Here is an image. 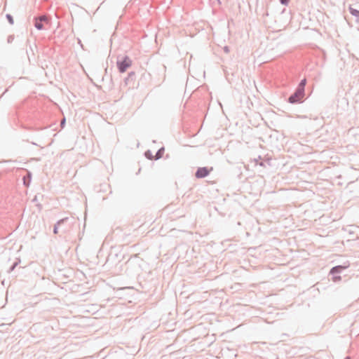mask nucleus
Returning <instances> with one entry per match:
<instances>
[{"instance_id": "nucleus-22", "label": "nucleus", "mask_w": 359, "mask_h": 359, "mask_svg": "<svg viewBox=\"0 0 359 359\" xmlns=\"http://www.w3.org/2000/svg\"><path fill=\"white\" fill-rule=\"evenodd\" d=\"M61 126H63L65 124V118H63L60 123Z\"/></svg>"}, {"instance_id": "nucleus-23", "label": "nucleus", "mask_w": 359, "mask_h": 359, "mask_svg": "<svg viewBox=\"0 0 359 359\" xmlns=\"http://www.w3.org/2000/svg\"><path fill=\"white\" fill-rule=\"evenodd\" d=\"M344 359H351V357L346 356Z\"/></svg>"}, {"instance_id": "nucleus-1", "label": "nucleus", "mask_w": 359, "mask_h": 359, "mask_svg": "<svg viewBox=\"0 0 359 359\" xmlns=\"http://www.w3.org/2000/svg\"><path fill=\"white\" fill-rule=\"evenodd\" d=\"M117 68L121 73H123L131 66L132 60L128 56H124L122 59L118 60L116 62Z\"/></svg>"}, {"instance_id": "nucleus-17", "label": "nucleus", "mask_w": 359, "mask_h": 359, "mask_svg": "<svg viewBox=\"0 0 359 359\" xmlns=\"http://www.w3.org/2000/svg\"><path fill=\"white\" fill-rule=\"evenodd\" d=\"M290 0H279L280 3L284 6H287Z\"/></svg>"}, {"instance_id": "nucleus-8", "label": "nucleus", "mask_w": 359, "mask_h": 359, "mask_svg": "<svg viewBox=\"0 0 359 359\" xmlns=\"http://www.w3.org/2000/svg\"><path fill=\"white\" fill-rule=\"evenodd\" d=\"M306 79H303L299 82L297 89H299L300 90H302V91L305 92V86H306Z\"/></svg>"}, {"instance_id": "nucleus-14", "label": "nucleus", "mask_w": 359, "mask_h": 359, "mask_svg": "<svg viewBox=\"0 0 359 359\" xmlns=\"http://www.w3.org/2000/svg\"><path fill=\"white\" fill-rule=\"evenodd\" d=\"M6 18L11 25H13L14 23L13 18L11 14H6Z\"/></svg>"}, {"instance_id": "nucleus-19", "label": "nucleus", "mask_w": 359, "mask_h": 359, "mask_svg": "<svg viewBox=\"0 0 359 359\" xmlns=\"http://www.w3.org/2000/svg\"><path fill=\"white\" fill-rule=\"evenodd\" d=\"M333 279H334V281H337V280H340L341 277L340 276H334Z\"/></svg>"}, {"instance_id": "nucleus-2", "label": "nucleus", "mask_w": 359, "mask_h": 359, "mask_svg": "<svg viewBox=\"0 0 359 359\" xmlns=\"http://www.w3.org/2000/svg\"><path fill=\"white\" fill-rule=\"evenodd\" d=\"M304 95V91L296 88L295 91L288 97V102L291 104L301 103L303 102Z\"/></svg>"}, {"instance_id": "nucleus-18", "label": "nucleus", "mask_w": 359, "mask_h": 359, "mask_svg": "<svg viewBox=\"0 0 359 359\" xmlns=\"http://www.w3.org/2000/svg\"><path fill=\"white\" fill-rule=\"evenodd\" d=\"M261 159V156H258V158H255V161L256 163V164L257 165L259 163V160Z\"/></svg>"}, {"instance_id": "nucleus-7", "label": "nucleus", "mask_w": 359, "mask_h": 359, "mask_svg": "<svg viewBox=\"0 0 359 359\" xmlns=\"http://www.w3.org/2000/svg\"><path fill=\"white\" fill-rule=\"evenodd\" d=\"M348 10H349L350 13L352 15L357 18L356 21L359 22V11L355 8H352L351 6L349 7Z\"/></svg>"}, {"instance_id": "nucleus-20", "label": "nucleus", "mask_w": 359, "mask_h": 359, "mask_svg": "<svg viewBox=\"0 0 359 359\" xmlns=\"http://www.w3.org/2000/svg\"><path fill=\"white\" fill-rule=\"evenodd\" d=\"M257 165H259L260 166L265 167V164L263 161H260Z\"/></svg>"}, {"instance_id": "nucleus-10", "label": "nucleus", "mask_w": 359, "mask_h": 359, "mask_svg": "<svg viewBox=\"0 0 359 359\" xmlns=\"http://www.w3.org/2000/svg\"><path fill=\"white\" fill-rule=\"evenodd\" d=\"M35 22H34V27L38 29V30H42L43 29V25L41 22H40L39 20H37L36 18H35Z\"/></svg>"}, {"instance_id": "nucleus-16", "label": "nucleus", "mask_w": 359, "mask_h": 359, "mask_svg": "<svg viewBox=\"0 0 359 359\" xmlns=\"http://www.w3.org/2000/svg\"><path fill=\"white\" fill-rule=\"evenodd\" d=\"M14 40V35H9L7 38V42L11 43Z\"/></svg>"}, {"instance_id": "nucleus-3", "label": "nucleus", "mask_w": 359, "mask_h": 359, "mask_svg": "<svg viewBox=\"0 0 359 359\" xmlns=\"http://www.w3.org/2000/svg\"><path fill=\"white\" fill-rule=\"evenodd\" d=\"M209 170L206 167L198 168L195 173L197 178H204L209 175Z\"/></svg>"}, {"instance_id": "nucleus-6", "label": "nucleus", "mask_w": 359, "mask_h": 359, "mask_svg": "<svg viewBox=\"0 0 359 359\" xmlns=\"http://www.w3.org/2000/svg\"><path fill=\"white\" fill-rule=\"evenodd\" d=\"M135 79V73L134 72H130L128 73V76L125 79V82L126 84L129 83L131 81H133Z\"/></svg>"}, {"instance_id": "nucleus-12", "label": "nucleus", "mask_w": 359, "mask_h": 359, "mask_svg": "<svg viewBox=\"0 0 359 359\" xmlns=\"http://www.w3.org/2000/svg\"><path fill=\"white\" fill-rule=\"evenodd\" d=\"M144 156L147 158L148 159H150V160H152L154 158V156L152 155V153L151 152V151L149 150H147L144 152Z\"/></svg>"}, {"instance_id": "nucleus-9", "label": "nucleus", "mask_w": 359, "mask_h": 359, "mask_svg": "<svg viewBox=\"0 0 359 359\" xmlns=\"http://www.w3.org/2000/svg\"><path fill=\"white\" fill-rule=\"evenodd\" d=\"M164 151H165L164 147L160 148L156 153L155 159L157 160V159L161 158L164 154Z\"/></svg>"}, {"instance_id": "nucleus-5", "label": "nucleus", "mask_w": 359, "mask_h": 359, "mask_svg": "<svg viewBox=\"0 0 359 359\" xmlns=\"http://www.w3.org/2000/svg\"><path fill=\"white\" fill-rule=\"evenodd\" d=\"M32 179V173L29 171H27V173L26 175H25L22 178L23 180V184L25 187H29V184L31 182Z\"/></svg>"}, {"instance_id": "nucleus-21", "label": "nucleus", "mask_w": 359, "mask_h": 359, "mask_svg": "<svg viewBox=\"0 0 359 359\" xmlns=\"http://www.w3.org/2000/svg\"><path fill=\"white\" fill-rule=\"evenodd\" d=\"M224 51H225L226 53H228V52L229 51V47H228V46H225V47L224 48Z\"/></svg>"}, {"instance_id": "nucleus-13", "label": "nucleus", "mask_w": 359, "mask_h": 359, "mask_svg": "<svg viewBox=\"0 0 359 359\" xmlns=\"http://www.w3.org/2000/svg\"><path fill=\"white\" fill-rule=\"evenodd\" d=\"M19 262H20V260H19V261H18V262H15L12 264V266L9 268V269H8V273H11V272H12V271L15 269V267L18 265Z\"/></svg>"}, {"instance_id": "nucleus-4", "label": "nucleus", "mask_w": 359, "mask_h": 359, "mask_svg": "<svg viewBox=\"0 0 359 359\" xmlns=\"http://www.w3.org/2000/svg\"><path fill=\"white\" fill-rule=\"evenodd\" d=\"M69 219L68 217H65L63 219H61L60 220H58L57 222V223L54 225V227H53V233L54 234H58V228L59 226H60L62 224H65L66 222H67Z\"/></svg>"}, {"instance_id": "nucleus-11", "label": "nucleus", "mask_w": 359, "mask_h": 359, "mask_svg": "<svg viewBox=\"0 0 359 359\" xmlns=\"http://www.w3.org/2000/svg\"><path fill=\"white\" fill-rule=\"evenodd\" d=\"M341 269H342V267L341 266H337L332 267L330 270V273L334 274V273H340Z\"/></svg>"}, {"instance_id": "nucleus-15", "label": "nucleus", "mask_w": 359, "mask_h": 359, "mask_svg": "<svg viewBox=\"0 0 359 359\" xmlns=\"http://www.w3.org/2000/svg\"><path fill=\"white\" fill-rule=\"evenodd\" d=\"M37 20H39L42 23L43 22H48V18L46 15H41L38 18H36Z\"/></svg>"}]
</instances>
